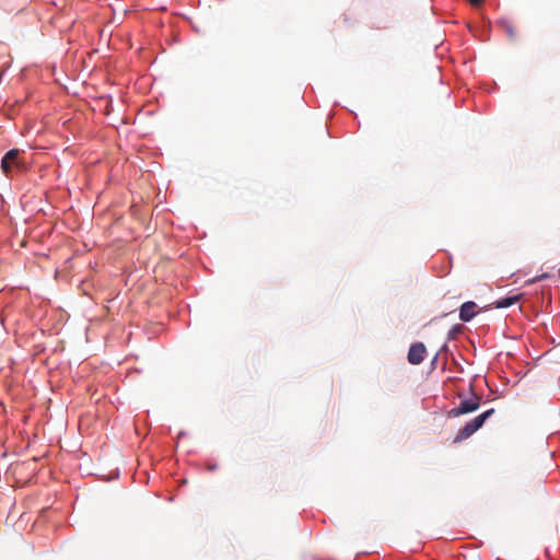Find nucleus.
<instances>
[{"instance_id":"423d86ee","label":"nucleus","mask_w":560,"mask_h":560,"mask_svg":"<svg viewBox=\"0 0 560 560\" xmlns=\"http://www.w3.org/2000/svg\"><path fill=\"white\" fill-rule=\"evenodd\" d=\"M521 298H522L521 294H516L513 296L497 300L493 304L497 308H505V307H510V306L514 305L515 303H517L521 300Z\"/></svg>"},{"instance_id":"6e6552de","label":"nucleus","mask_w":560,"mask_h":560,"mask_svg":"<svg viewBox=\"0 0 560 560\" xmlns=\"http://www.w3.org/2000/svg\"><path fill=\"white\" fill-rule=\"evenodd\" d=\"M207 468H208V470L213 471L218 468V465L217 464H208Z\"/></svg>"},{"instance_id":"20e7f679","label":"nucleus","mask_w":560,"mask_h":560,"mask_svg":"<svg viewBox=\"0 0 560 560\" xmlns=\"http://www.w3.org/2000/svg\"><path fill=\"white\" fill-rule=\"evenodd\" d=\"M427 353V348L422 342L411 345L408 351V362L412 365H418L423 362Z\"/></svg>"},{"instance_id":"0eeeda50","label":"nucleus","mask_w":560,"mask_h":560,"mask_svg":"<svg viewBox=\"0 0 560 560\" xmlns=\"http://www.w3.org/2000/svg\"><path fill=\"white\" fill-rule=\"evenodd\" d=\"M471 5L478 7L482 3L483 0H467Z\"/></svg>"},{"instance_id":"39448f33","label":"nucleus","mask_w":560,"mask_h":560,"mask_svg":"<svg viewBox=\"0 0 560 560\" xmlns=\"http://www.w3.org/2000/svg\"><path fill=\"white\" fill-rule=\"evenodd\" d=\"M477 304L472 301L465 302L459 308V318L463 322L471 320L477 314Z\"/></svg>"},{"instance_id":"f03ea898","label":"nucleus","mask_w":560,"mask_h":560,"mask_svg":"<svg viewBox=\"0 0 560 560\" xmlns=\"http://www.w3.org/2000/svg\"><path fill=\"white\" fill-rule=\"evenodd\" d=\"M495 412L493 408L480 413L474 419L469 420L463 428H460L454 439V443H459L470 438L477 432L485 422Z\"/></svg>"},{"instance_id":"7ed1b4c3","label":"nucleus","mask_w":560,"mask_h":560,"mask_svg":"<svg viewBox=\"0 0 560 560\" xmlns=\"http://www.w3.org/2000/svg\"><path fill=\"white\" fill-rule=\"evenodd\" d=\"M20 151L18 149H12L8 151L1 161V168L3 173L11 174L14 170L22 172L25 170V165L19 159Z\"/></svg>"},{"instance_id":"f257e3e1","label":"nucleus","mask_w":560,"mask_h":560,"mask_svg":"<svg viewBox=\"0 0 560 560\" xmlns=\"http://www.w3.org/2000/svg\"><path fill=\"white\" fill-rule=\"evenodd\" d=\"M469 388H470V396L469 397L463 398V395L458 394V397H459L460 401H459V404L456 407L452 408L447 412V417L448 418H457V417H460L463 415H468V413H471V412H475L476 410H478V408L480 407L482 397L480 395H477L472 390V386L471 385H470Z\"/></svg>"},{"instance_id":"1a4fd4ad","label":"nucleus","mask_w":560,"mask_h":560,"mask_svg":"<svg viewBox=\"0 0 560 560\" xmlns=\"http://www.w3.org/2000/svg\"><path fill=\"white\" fill-rule=\"evenodd\" d=\"M506 32L509 33V35L512 37L514 34H513V30L511 26H508L506 27Z\"/></svg>"},{"instance_id":"9d476101","label":"nucleus","mask_w":560,"mask_h":560,"mask_svg":"<svg viewBox=\"0 0 560 560\" xmlns=\"http://www.w3.org/2000/svg\"><path fill=\"white\" fill-rule=\"evenodd\" d=\"M546 277H547L546 275H541L540 277H537V278L533 279L532 281L534 282V281H536V280L544 279V278H546Z\"/></svg>"}]
</instances>
